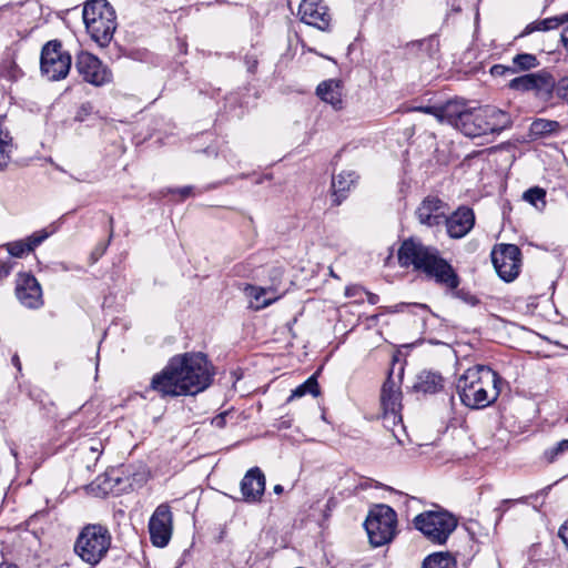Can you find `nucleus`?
<instances>
[{"label": "nucleus", "instance_id": "obj_1", "mask_svg": "<svg viewBox=\"0 0 568 568\" xmlns=\"http://www.w3.org/2000/svg\"><path fill=\"white\" fill-rule=\"evenodd\" d=\"M213 366L203 353H184L173 356L166 366L155 374L150 389L161 397L196 395L213 381Z\"/></svg>", "mask_w": 568, "mask_h": 568}, {"label": "nucleus", "instance_id": "obj_2", "mask_svg": "<svg viewBox=\"0 0 568 568\" xmlns=\"http://www.w3.org/2000/svg\"><path fill=\"white\" fill-rule=\"evenodd\" d=\"M397 260L402 267H412L427 281H434L437 284L459 283L458 273L452 263L444 258L436 247L425 245L414 237L402 242L397 251Z\"/></svg>", "mask_w": 568, "mask_h": 568}, {"label": "nucleus", "instance_id": "obj_3", "mask_svg": "<svg viewBox=\"0 0 568 568\" xmlns=\"http://www.w3.org/2000/svg\"><path fill=\"white\" fill-rule=\"evenodd\" d=\"M500 376L490 367L475 365L466 369L456 382V392L463 405L481 409L496 402L500 394Z\"/></svg>", "mask_w": 568, "mask_h": 568}, {"label": "nucleus", "instance_id": "obj_4", "mask_svg": "<svg viewBox=\"0 0 568 568\" xmlns=\"http://www.w3.org/2000/svg\"><path fill=\"white\" fill-rule=\"evenodd\" d=\"M82 17L91 39L100 47H106L116 29L113 7L106 0H89L84 4Z\"/></svg>", "mask_w": 568, "mask_h": 568}, {"label": "nucleus", "instance_id": "obj_5", "mask_svg": "<svg viewBox=\"0 0 568 568\" xmlns=\"http://www.w3.org/2000/svg\"><path fill=\"white\" fill-rule=\"evenodd\" d=\"M110 546L109 529L100 524H91L81 530L74 550L83 561L95 566L105 557Z\"/></svg>", "mask_w": 568, "mask_h": 568}, {"label": "nucleus", "instance_id": "obj_6", "mask_svg": "<svg viewBox=\"0 0 568 568\" xmlns=\"http://www.w3.org/2000/svg\"><path fill=\"white\" fill-rule=\"evenodd\" d=\"M457 518L445 509L427 510L414 518V525L430 542L444 545L457 527Z\"/></svg>", "mask_w": 568, "mask_h": 568}, {"label": "nucleus", "instance_id": "obj_7", "mask_svg": "<svg viewBox=\"0 0 568 568\" xmlns=\"http://www.w3.org/2000/svg\"><path fill=\"white\" fill-rule=\"evenodd\" d=\"M397 516L394 509L387 505L374 506L364 523L369 542L374 547L389 542L396 532Z\"/></svg>", "mask_w": 568, "mask_h": 568}, {"label": "nucleus", "instance_id": "obj_8", "mask_svg": "<svg viewBox=\"0 0 568 568\" xmlns=\"http://www.w3.org/2000/svg\"><path fill=\"white\" fill-rule=\"evenodd\" d=\"M71 54L63 50L59 40H51L41 50L40 69L50 81L64 79L71 69Z\"/></svg>", "mask_w": 568, "mask_h": 568}, {"label": "nucleus", "instance_id": "obj_9", "mask_svg": "<svg viewBox=\"0 0 568 568\" xmlns=\"http://www.w3.org/2000/svg\"><path fill=\"white\" fill-rule=\"evenodd\" d=\"M508 88L519 92L532 91L537 98L549 100L554 94L555 78L548 71L541 70L511 79Z\"/></svg>", "mask_w": 568, "mask_h": 568}, {"label": "nucleus", "instance_id": "obj_10", "mask_svg": "<svg viewBox=\"0 0 568 568\" xmlns=\"http://www.w3.org/2000/svg\"><path fill=\"white\" fill-rule=\"evenodd\" d=\"M75 70L83 81L102 87L112 81L111 70L94 54L81 51L77 55Z\"/></svg>", "mask_w": 568, "mask_h": 568}, {"label": "nucleus", "instance_id": "obj_11", "mask_svg": "<svg viewBox=\"0 0 568 568\" xmlns=\"http://www.w3.org/2000/svg\"><path fill=\"white\" fill-rule=\"evenodd\" d=\"M491 260L497 274L503 281L513 282L518 276L521 266V252L517 245H500L498 251H493Z\"/></svg>", "mask_w": 568, "mask_h": 568}, {"label": "nucleus", "instance_id": "obj_12", "mask_svg": "<svg viewBox=\"0 0 568 568\" xmlns=\"http://www.w3.org/2000/svg\"><path fill=\"white\" fill-rule=\"evenodd\" d=\"M149 532L155 547H165L172 536V513L168 505H160L149 521Z\"/></svg>", "mask_w": 568, "mask_h": 568}, {"label": "nucleus", "instance_id": "obj_13", "mask_svg": "<svg viewBox=\"0 0 568 568\" xmlns=\"http://www.w3.org/2000/svg\"><path fill=\"white\" fill-rule=\"evenodd\" d=\"M301 21L321 31H331L332 17L323 0H303L298 7Z\"/></svg>", "mask_w": 568, "mask_h": 568}, {"label": "nucleus", "instance_id": "obj_14", "mask_svg": "<svg viewBox=\"0 0 568 568\" xmlns=\"http://www.w3.org/2000/svg\"><path fill=\"white\" fill-rule=\"evenodd\" d=\"M447 204L438 196H426L416 209V216L420 224L427 227L443 225L446 221Z\"/></svg>", "mask_w": 568, "mask_h": 568}, {"label": "nucleus", "instance_id": "obj_15", "mask_svg": "<svg viewBox=\"0 0 568 568\" xmlns=\"http://www.w3.org/2000/svg\"><path fill=\"white\" fill-rule=\"evenodd\" d=\"M265 475L258 467L248 469L240 483L241 500L246 504H258L265 491Z\"/></svg>", "mask_w": 568, "mask_h": 568}, {"label": "nucleus", "instance_id": "obj_16", "mask_svg": "<svg viewBox=\"0 0 568 568\" xmlns=\"http://www.w3.org/2000/svg\"><path fill=\"white\" fill-rule=\"evenodd\" d=\"M444 224L446 225L449 237L462 239L474 227L475 213L468 206H460L453 214H446V221Z\"/></svg>", "mask_w": 568, "mask_h": 568}, {"label": "nucleus", "instance_id": "obj_17", "mask_svg": "<svg viewBox=\"0 0 568 568\" xmlns=\"http://www.w3.org/2000/svg\"><path fill=\"white\" fill-rule=\"evenodd\" d=\"M244 295L248 307L260 311L277 301L283 293H278L276 286H244Z\"/></svg>", "mask_w": 568, "mask_h": 568}, {"label": "nucleus", "instance_id": "obj_18", "mask_svg": "<svg viewBox=\"0 0 568 568\" xmlns=\"http://www.w3.org/2000/svg\"><path fill=\"white\" fill-rule=\"evenodd\" d=\"M483 116L487 134L500 133L513 124L511 115L496 106L486 105L483 108Z\"/></svg>", "mask_w": 568, "mask_h": 568}, {"label": "nucleus", "instance_id": "obj_19", "mask_svg": "<svg viewBox=\"0 0 568 568\" xmlns=\"http://www.w3.org/2000/svg\"><path fill=\"white\" fill-rule=\"evenodd\" d=\"M316 94L336 111L344 108L343 83L341 80L329 79L321 82L316 88Z\"/></svg>", "mask_w": 568, "mask_h": 568}, {"label": "nucleus", "instance_id": "obj_20", "mask_svg": "<svg viewBox=\"0 0 568 568\" xmlns=\"http://www.w3.org/2000/svg\"><path fill=\"white\" fill-rule=\"evenodd\" d=\"M483 108H468L458 130L469 138L486 135Z\"/></svg>", "mask_w": 568, "mask_h": 568}, {"label": "nucleus", "instance_id": "obj_21", "mask_svg": "<svg viewBox=\"0 0 568 568\" xmlns=\"http://www.w3.org/2000/svg\"><path fill=\"white\" fill-rule=\"evenodd\" d=\"M381 404L383 412H388V416L395 418L394 412L402 410V392L399 386L392 377H388L383 384L381 392Z\"/></svg>", "mask_w": 568, "mask_h": 568}, {"label": "nucleus", "instance_id": "obj_22", "mask_svg": "<svg viewBox=\"0 0 568 568\" xmlns=\"http://www.w3.org/2000/svg\"><path fill=\"white\" fill-rule=\"evenodd\" d=\"M358 175L355 171H343L332 179L333 203L339 205L346 197L351 189L357 182Z\"/></svg>", "mask_w": 568, "mask_h": 568}, {"label": "nucleus", "instance_id": "obj_23", "mask_svg": "<svg viewBox=\"0 0 568 568\" xmlns=\"http://www.w3.org/2000/svg\"><path fill=\"white\" fill-rule=\"evenodd\" d=\"M467 109L468 106L464 102L457 100L448 101L443 105H438L437 120L442 123L446 122L458 130Z\"/></svg>", "mask_w": 568, "mask_h": 568}, {"label": "nucleus", "instance_id": "obj_24", "mask_svg": "<svg viewBox=\"0 0 568 568\" xmlns=\"http://www.w3.org/2000/svg\"><path fill=\"white\" fill-rule=\"evenodd\" d=\"M568 23V12H565L559 16L546 18L542 20H536L526 26V28L520 33V37H526L536 31H550L558 29L560 26Z\"/></svg>", "mask_w": 568, "mask_h": 568}, {"label": "nucleus", "instance_id": "obj_25", "mask_svg": "<svg viewBox=\"0 0 568 568\" xmlns=\"http://www.w3.org/2000/svg\"><path fill=\"white\" fill-rule=\"evenodd\" d=\"M42 286H16V296L28 308H39L43 305Z\"/></svg>", "mask_w": 568, "mask_h": 568}, {"label": "nucleus", "instance_id": "obj_26", "mask_svg": "<svg viewBox=\"0 0 568 568\" xmlns=\"http://www.w3.org/2000/svg\"><path fill=\"white\" fill-rule=\"evenodd\" d=\"M414 388L424 394H435L443 388V377L437 373L424 371L417 375Z\"/></svg>", "mask_w": 568, "mask_h": 568}, {"label": "nucleus", "instance_id": "obj_27", "mask_svg": "<svg viewBox=\"0 0 568 568\" xmlns=\"http://www.w3.org/2000/svg\"><path fill=\"white\" fill-rule=\"evenodd\" d=\"M412 51L418 53L419 57L435 58L439 52V39L437 36H430L428 38L412 42L409 44Z\"/></svg>", "mask_w": 568, "mask_h": 568}, {"label": "nucleus", "instance_id": "obj_28", "mask_svg": "<svg viewBox=\"0 0 568 568\" xmlns=\"http://www.w3.org/2000/svg\"><path fill=\"white\" fill-rule=\"evenodd\" d=\"M13 150V141L10 132L3 126L0 120V171L4 170L10 162Z\"/></svg>", "mask_w": 568, "mask_h": 568}, {"label": "nucleus", "instance_id": "obj_29", "mask_svg": "<svg viewBox=\"0 0 568 568\" xmlns=\"http://www.w3.org/2000/svg\"><path fill=\"white\" fill-rule=\"evenodd\" d=\"M423 568H456V560L449 552H434L424 559Z\"/></svg>", "mask_w": 568, "mask_h": 568}, {"label": "nucleus", "instance_id": "obj_30", "mask_svg": "<svg viewBox=\"0 0 568 568\" xmlns=\"http://www.w3.org/2000/svg\"><path fill=\"white\" fill-rule=\"evenodd\" d=\"M539 65V61L535 54L519 53L513 58V74L518 72H526Z\"/></svg>", "mask_w": 568, "mask_h": 568}, {"label": "nucleus", "instance_id": "obj_31", "mask_svg": "<svg viewBox=\"0 0 568 568\" xmlns=\"http://www.w3.org/2000/svg\"><path fill=\"white\" fill-rule=\"evenodd\" d=\"M446 294L470 306H475L479 303L478 296L473 293L468 286H447Z\"/></svg>", "mask_w": 568, "mask_h": 568}, {"label": "nucleus", "instance_id": "obj_32", "mask_svg": "<svg viewBox=\"0 0 568 568\" xmlns=\"http://www.w3.org/2000/svg\"><path fill=\"white\" fill-rule=\"evenodd\" d=\"M560 124L557 121L537 119L530 124V133L534 136H544L557 132Z\"/></svg>", "mask_w": 568, "mask_h": 568}, {"label": "nucleus", "instance_id": "obj_33", "mask_svg": "<svg viewBox=\"0 0 568 568\" xmlns=\"http://www.w3.org/2000/svg\"><path fill=\"white\" fill-rule=\"evenodd\" d=\"M21 75L22 71L11 58H4L0 61V78L13 82Z\"/></svg>", "mask_w": 568, "mask_h": 568}, {"label": "nucleus", "instance_id": "obj_34", "mask_svg": "<svg viewBox=\"0 0 568 568\" xmlns=\"http://www.w3.org/2000/svg\"><path fill=\"white\" fill-rule=\"evenodd\" d=\"M305 394H311L314 397H316L320 394V386L314 375L308 377L303 384H301L294 390H292V394L288 399L302 397Z\"/></svg>", "mask_w": 568, "mask_h": 568}, {"label": "nucleus", "instance_id": "obj_35", "mask_svg": "<svg viewBox=\"0 0 568 568\" xmlns=\"http://www.w3.org/2000/svg\"><path fill=\"white\" fill-rule=\"evenodd\" d=\"M523 199L540 210L546 205V191L539 186L530 187L524 192Z\"/></svg>", "mask_w": 568, "mask_h": 568}, {"label": "nucleus", "instance_id": "obj_36", "mask_svg": "<svg viewBox=\"0 0 568 568\" xmlns=\"http://www.w3.org/2000/svg\"><path fill=\"white\" fill-rule=\"evenodd\" d=\"M4 247L11 256L18 258H21L26 254L30 253V247L28 246V243L24 241V239L9 242L4 245Z\"/></svg>", "mask_w": 568, "mask_h": 568}, {"label": "nucleus", "instance_id": "obj_37", "mask_svg": "<svg viewBox=\"0 0 568 568\" xmlns=\"http://www.w3.org/2000/svg\"><path fill=\"white\" fill-rule=\"evenodd\" d=\"M388 412H383V424L386 428H390L392 429V433H393V436L397 439V442L399 444L403 443V440L400 439L399 435L396 433L395 430V427L397 425H400V428L404 432V427L402 425V415H400V410H395L394 412V415H395V418L393 419L390 416H388Z\"/></svg>", "mask_w": 568, "mask_h": 568}, {"label": "nucleus", "instance_id": "obj_38", "mask_svg": "<svg viewBox=\"0 0 568 568\" xmlns=\"http://www.w3.org/2000/svg\"><path fill=\"white\" fill-rule=\"evenodd\" d=\"M568 450V439H562L552 447L545 450L544 457L548 463L555 462L560 455Z\"/></svg>", "mask_w": 568, "mask_h": 568}, {"label": "nucleus", "instance_id": "obj_39", "mask_svg": "<svg viewBox=\"0 0 568 568\" xmlns=\"http://www.w3.org/2000/svg\"><path fill=\"white\" fill-rule=\"evenodd\" d=\"M110 236H109V240L106 242H99L95 247L93 248V251L91 252V262L92 263H95L99 261L100 257L103 256V254L106 252L108 250V246H109V243L113 236V217L111 216L110 217Z\"/></svg>", "mask_w": 568, "mask_h": 568}, {"label": "nucleus", "instance_id": "obj_40", "mask_svg": "<svg viewBox=\"0 0 568 568\" xmlns=\"http://www.w3.org/2000/svg\"><path fill=\"white\" fill-rule=\"evenodd\" d=\"M52 233L53 231L48 232L47 230H40L27 236L24 241L28 243L30 252H33L34 248L41 245Z\"/></svg>", "mask_w": 568, "mask_h": 568}, {"label": "nucleus", "instance_id": "obj_41", "mask_svg": "<svg viewBox=\"0 0 568 568\" xmlns=\"http://www.w3.org/2000/svg\"><path fill=\"white\" fill-rule=\"evenodd\" d=\"M554 93H556L557 98L568 103V77H564L557 82L555 81Z\"/></svg>", "mask_w": 568, "mask_h": 568}, {"label": "nucleus", "instance_id": "obj_42", "mask_svg": "<svg viewBox=\"0 0 568 568\" xmlns=\"http://www.w3.org/2000/svg\"><path fill=\"white\" fill-rule=\"evenodd\" d=\"M490 74L494 77L513 75L510 65L495 64L490 68Z\"/></svg>", "mask_w": 568, "mask_h": 568}, {"label": "nucleus", "instance_id": "obj_43", "mask_svg": "<svg viewBox=\"0 0 568 568\" xmlns=\"http://www.w3.org/2000/svg\"><path fill=\"white\" fill-rule=\"evenodd\" d=\"M16 265V262L0 260V282L4 281L8 277V275L13 271V267Z\"/></svg>", "mask_w": 568, "mask_h": 568}, {"label": "nucleus", "instance_id": "obj_44", "mask_svg": "<svg viewBox=\"0 0 568 568\" xmlns=\"http://www.w3.org/2000/svg\"><path fill=\"white\" fill-rule=\"evenodd\" d=\"M16 284H39L37 278L31 272H19L17 275Z\"/></svg>", "mask_w": 568, "mask_h": 568}, {"label": "nucleus", "instance_id": "obj_45", "mask_svg": "<svg viewBox=\"0 0 568 568\" xmlns=\"http://www.w3.org/2000/svg\"><path fill=\"white\" fill-rule=\"evenodd\" d=\"M168 193L179 194L180 197L182 200H184L194 194V187L191 185H186V186L176 187V189H169Z\"/></svg>", "mask_w": 568, "mask_h": 568}, {"label": "nucleus", "instance_id": "obj_46", "mask_svg": "<svg viewBox=\"0 0 568 568\" xmlns=\"http://www.w3.org/2000/svg\"><path fill=\"white\" fill-rule=\"evenodd\" d=\"M230 415L229 412H223L219 415H216L213 419H212V425L216 428H223L225 425H226V418L227 416Z\"/></svg>", "mask_w": 568, "mask_h": 568}, {"label": "nucleus", "instance_id": "obj_47", "mask_svg": "<svg viewBox=\"0 0 568 568\" xmlns=\"http://www.w3.org/2000/svg\"><path fill=\"white\" fill-rule=\"evenodd\" d=\"M412 110L430 114L436 119L438 116V105L415 106Z\"/></svg>", "mask_w": 568, "mask_h": 568}, {"label": "nucleus", "instance_id": "obj_48", "mask_svg": "<svg viewBox=\"0 0 568 568\" xmlns=\"http://www.w3.org/2000/svg\"><path fill=\"white\" fill-rule=\"evenodd\" d=\"M92 111V105L90 103H84L81 105L80 110L77 113L75 119L79 121H83L84 118Z\"/></svg>", "mask_w": 568, "mask_h": 568}, {"label": "nucleus", "instance_id": "obj_49", "mask_svg": "<svg viewBox=\"0 0 568 568\" xmlns=\"http://www.w3.org/2000/svg\"><path fill=\"white\" fill-rule=\"evenodd\" d=\"M245 64H246L247 71L251 72V73H254L256 71L258 61L253 55H246L245 57Z\"/></svg>", "mask_w": 568, "mask_h": 568}, {"label": "nucleus", "instance_id": "obj_50", "mask_svg": "<svg viewBox=\"0 0 568 568\" xmlns=\"http://www.w3.org/2000/svg\"><path fill=\"white\" fill-rule=\"evenodd\" d=\"M524 500H525V498L517 499V501H524ZM511 503H516V500H511V499L503 500L501 505L497 508V511L500 513V517L507 510V508L505 506L508 505V504H511Z\"/></svg>", "mask_w": 568, "mask_h": 568}, {"label": "nucleus", "instance_id": "obj_51", "mask_svg": "<svg viewBox=\"0 0 568 568\" xmlns=\"http://www.w3.org/2000/svg\"><path fill=\"white\" fill-rule=\"evenodd\" d=\"M561 43L564 48L568 51V26L564 28L561 32Z\"/></svg>", "mask_w": 568, "mask_h": 568}, {"label": "nucleus", "instance_id": "obj_52", "mask_svg": "<svg viewBox=\"0 0 568 568\" xmlns=\"http://www.w3.org/2000/svg\"><path fill=\"white\" fill-rule=\"evenodd\" d=\"M12 364L20 371L21 369V363L19 359V356L16 354L12 356Z\"/></svg>", "mask_w": 568, "mask_h": 568}, {"label": "nucleus", "instance_id": "obj_53", "mask_svg": "<svg viewBox=\"0 0 568 568\" xmlns=\"http://www.w3.org/2000/svg\"><path fill=\"white\" fill-rule=\"evenodd\" d=\"M273 490H274V493H275L276 495H280V494H282V493L284 491V488H283V486H282V485L277 484V485H275V486L273 487Z\"/></svg>", "mask_w": 568, "mask_h": 568}, {"label": "nucleus", "instance_id": "obj_54", "mask_svg": "<svg viewBox=\"0 0 568 568\" xmlns=\"http://www.w3.org/2000/svg\"><path fill=\"white\" fill-rule=\"evenodd\" d=\"M274 276L272 277V281H277L280 278V275H281V270L280 268H274Z\"/></svg>", "mask_w": 568, "mask_h": 568}, {"label": "nucleus", "instance_id": "obj_55", "mask_svg": "<svg viewBox=\"0 0 568 568\" xmlns=\"http://www.w3.org/2000/svg\"><path fill=\"white\" fill-rule=\"evenodd\" d=\"M0 568H18V566L13 564H1Z\"/></svg>", "mask_w": 568, "mask_h": 568}, {"label": "nucleus", "instance_id": "obj_56", "mask_svg": "<svg viewBox=\"0 0 568 568\" xmlns=\"http://www.w3.org/2000/svg\"><path fill=\"white\" fill-rule=\"evenodd\" d=\"M355 287H356V286H346V287H345V294H346V295H351V291H352V288H355Z\"/></svg>", "mask_w": 568, "mask_h": 568}]
</instances>
